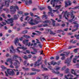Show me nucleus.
Masks as SVG:
<instances>
[{
    "label": "nucleus",
    "instance_id": "15",
    "mask_svg": "<svg viewBox=\"0 0 79 79\" xmlns=\"http://www.w3.org/2000/svg\"><path fill=\"white\" fill-rule=\"evenodd\" d=\"M10 52L11 53H13V51L12 50H14V48H13V46H11L10 48Z\"/></svg>",
    "mask_w": 79,
    "mask_h": 79
},
{
    "label": "nucleus",
    "instance_id": "56",
    "mask_svg": "<svg viewBox=\"0 0 79 79\" xmlns=\"http://www.w3.org/2000/svg\"><path fill=\"white\" fill-rule=\"evenodd\" d=\"M43 70H44V71H48V69L46 68H44L43 69Z\"/></svg>",
    "mask_w": 79,
    "mask_h": 79
},
{
    "label": "nucleus",
    "instance_id": "49",
    "mask_svg": "<svg viewBox=\"0 0 79 79\" xmlns=\"http://www.w3.org/2000/svg\"><path fill=\"white\" fill-rule=\"evenodd\" d=\"M31 70L32 71H36V69L35 68H32Z\"/></svg>",
    "mask_w": 79,
    "mask_h": 79
},
{
    "label": "nucleus",
    "instance_id": "24",
    "mask_svg": "<svg viewBox=\"0 0 79 79\" xmlns=\"http://www.w3.org/2000/svg\"><path fill=\"white\" fill-rule=\"evenodd\" d=\"M18 48H21V49H23V50H26L27 49V48L26 47L24 46H22L21 47H18Z\"/></svg>",
    "mask_w": 79,
    "mask_h": 79
},
{
    "label": "nucleus",
    "instance_id": "32",
    "mask_svg": "<svg viewBox=\"0 0 79 79\" xmlns=\"http://www.w3.org/2000/svg\"><path fill=\"white\" fill-rule=\"evenodd\" d=\"M2 23L3 24H2L0 23V26H3V25H6V23H5V22H2Z\"/></svg>",
    "mask_w": 79,
    "mask_h": 79
},
{
    "label": "nucleus",
    "instance_id": "42",
    "mask_svg": "<svg viewBox=\"0 0 79 79\" xmlns=\"http://www.w3.org/2000/svg\"><path fill=\"white\" fill-rule=\"evenodd\" d=\"M70 76V77H73V75L71 74H68L67 75V77H69V76Z\"/></svg>",
    "mask_w": 79,
    "mask_h": 79
},
{
    "label": "nucleus",
    "instance_id": "10",
    "mask_svg": "<svg viewBox=\"0 0 79 79\" xmlns=\"http://www.w3.org/2000/svg\"><path fill=\"white\" fill-rule=\"evenodd\" d=\"M67 11H68L67 10H66L65 12L64 13V16L65 17V19H68V18H67V17L68 18L69 15L71 14V13L69 12L67 13Z\"/></svg>",
    "mask_w": 79,
    "mask_h": 79
},
{
    "label": "nucleus",
    "instance_id": "47",
    "mask_svg": "<svg viewBox=\"0 0 79 79\" xmlns=\"http://www.w3.org/2000/svg\"><path fill=\"white\" fill-rule=\"evenodd\" d=\"M48 8L49 10V11H51V12H52V8H51V7L50 6H48Z\"/></svg>",
    "mask_w": 79,
    "mask_h": 79
},
{
    "label": "nucleus",
    "instance_id": "44",
    "mask_svg": "<svg viewBox=\"0 0 79 79\" xmlns=\"http://www.w3.org/2000/svg\"><path fill=\"white\" fill-rule=\"evenodd\" d=\"M48 14H50V15H51V16H52V17L53 16V13H52V12H49Z\"/></svg>",
    "mask_w": 79,
    "mask_h": 79
},
{
    "label": "nucleus",
    "instance_id": "36",
    "mask_svg": "<svg viewBox=\"0 0 79 79\" xmlns=\"http://www.w3.org/2000/svg\"><path fill=\"white\" fill-rule=\"evenodd\" d=\"M69 69H67L65 70V73H69Z\"/></svg>",
    "mask_w": 79,
    "mask_h": 79
},
{
    "label": "nucleus",
    "instance_id": "1",
    "mask_svg": "<svg viewBox=\"0 0 79 79\" xmlns=\"http://www.w3.org/2000/svg\"><path fill=\"white\" fill-rule=\"evenodd\" d=\"M14 20H18V16L17 15H14V19L11 18L7 19V21H9L10 23H13Z\"/></svg>",
    "mask_w": 79,
    "mask_h": 79
},
{
    "label": "nucleus",
    "instance_id": "16",
    "mask_svg": "<svg viewBox=\"0 0 79 79\" xmlns=\"http://www.w3.org/2000/svg\"><path fill=\"white\" fill-rule=\"evenodd\" d=\"M61 6H62L61 5H56L55 6V8L58 10H59V9H60V8H61Z\"/></svg>",
    "mask_w": 79,
    "mask_h": 79
},
{
    "label": "nucleus",
    "instance_id": "64",
    "mask_svg": "<svg viewBox=\"0 0 79 79\" xmlns=\"http://www.w3.org/2000/svg\"><path fill=\"white\" fill-rule=\"evenodd\" d=\"M38 45L40 48H42V45L40 44H39Z\"/></svg>",
    "mask_w": 79,
    "mask_h": 79
},
{
    "label": "nucleus",
    "instance_id": "18",
    "mask_svg": "<svg viewBox=\"0 0 79 79\" xmlns=\"http://www.w3.org/2000/svg\"><path fill=\"white\" fill-rule=\"evenodd\" d=\"M73 24H76L77 25H75L74 26V27H76V28H78V27L79 26L78 24H77V23H76L75 22H73Z\"/></svg>",
    "mask_w": 79,
    "mask_h": 79
},
{
    "label": "nucleus",
    "instance_id": "9",
    "mask_svg": "<svg viewBox=\"0 0 79 79\" xmlns=\"http://www.w3.org/2000/svg\"><path fill=\"white\" fill-rule=\"evenodd\" d=\"M33 21H34V20L32 19L31 18H29V19L28 20V23H29L30 24L32 25H35V23L33 22H33Z\"/></svg>",
    "mask_w": 79,
    "mask_h": 79
},
{
    "label": "nucleus",
    "instance_id": "29",
    "mask_svg": "<svg viewBox=\"0 0 79 79\" xmlns=\"http://www.w3.org/2000/svg\"><path fill=\"white\" fill-rule=\"evenodd\" d=\"M13 59H16V58H18V56L17 55H14L13 56Z\"/></svg>",
    "mask_w": 79,
    "mask_h": 79
},
{
    "label": "nucleus",
    "instance_id": "37",
    "mask_svg": "<svg viewBox=\"0 0 79 79\" xmlns=\"http://www.w3.org/2000/svg\"><path fill=\"white\" fill-rule=\"evenodd\" d=\"M1 67L2 69H6V67H5L3 65H2L1 66Z\"/></svg>",
    "mask_w": 79,
    "mask_h": 79
},
{
    "label": "nucleus",
    "instance_id": "33",
    "mask_svg": "<svg viewBox=\"0 0 79 79\" xmlns=\"http://www.w3.org/2000/svg\"><path fill=\"white\" fill-rule=\"evenodd\" d=\"M3 10L4 11H6V13H8V11H9V9L7 8H6L5 9H3Z\"/></svg>",
    "mask_w": 79,
    "mask_h": 79
},
{
    "label": "nucleus",
    "instance_id": "4",
    "mask_svg": "<svg viewBox=\"0 0 79 79\" xmlns=\"http://www.w3.org/2000/svg\"><path fill=\"white\" fill-rule=\"evenodd\" d=\"M7 72L9 75H11L12 76H15V72L13 71V70L11 69H8L7 70Z\"/></svg>",
    "mask_w": 79,
    "mask_h": 79
},
{
    "label": "nucleus",
    "instance_id": "60",
    "mask_svg": "<svg viewBox=\"0 0 79 79\" xmlns=\"http://www.w3.org/2000/svg\"><path fill=\"white\" fill-rule=\"evenodd\" d=\"M51 70L52 72V73H55V70H53V69H52Z\"/></svg>",
    "mask_w": 79,
    "mask_h": 79
},
{
    "label": "nucleus",
    "instance_id": "31",
    "mask_svg": "<svg viewBox=\"0 0 79 79\" xmlns=\"http://www.w3.org/2000/svg\"><path fill=\"white\" fill-rule=\"evenodd\" d=\"M74 36L77 39L79 40V35H77L76 34H75Z\"/></svg>",
    "mask_w": 79,
    "mask_h": 79
},
{
    "label": "nucleus",
    "instance_id": "40",
    "mask_svg": "<svg viewBox=\"0 0 79 79\" xmlns=\"http://www.w3.org/2000/svg\"><path fill=\"white\" fill-rule=\"evenodd\" d=\"M55 33L53 32L52 31H51V32H50V34L51 35H55Z\"/></svg>",
    "mask_w": 79,
    "mask_h": 79
},
{
    "label": "nucleus",
    "instance_id": "48",
    "mask_svg": "<svg viewBox=\"0 0 79 79\" xmlns=\"http://www.w3.org/2000/svg\"><path fill=\"white\" fill-rule=\"evenodd\" d=\"M17 9V10H19V8L17 6H14V9Z\"/></svg>",
    "mask_w": 79,
    "mask_h": 79
},
{
    "label": "nucleus",
    "instance_id": "62",
    "mask_svg": "<svg viewBox=\"0 0 79 79\" xmlns=\"http://www.w3.org/2000/svg\"><path fill=\"white\" fill-rule=\"evenodd\" d=\"M28 57H27L25 55L24 57V59H27L28 58Z\"/></svg>",
    "mask_w": 79,
    "mask_h": 79
},
{
    "label": "nucleus",
    "instance_id": "61",
    "mask_svg": "<svg viewBox=\"0 0 79 79\" xmlns=\"http://www.w3.org/2000/svg\"><path fill=\"white\" fill-rule=\"evenodd\" d=\"M20 19L21 22L23 21V17H21L20 18Z\"/></svg>",
    "mask_w": 79,
    "mask_h": 79
},
{
    "label": "nucleus",
    "instance_id": "20",
    "mask_svg": "<svg viewBox=\"0 0 79 79\" xmlns=\"http://www.w3.org/2000/svg\"><path fill=\"white\" fill-rule=\"evenodd\" d=\"M19 41V40H18V38H16L15 39L14 42L15 45L17 46L16 44H17V43H18Z\"/></svg>",
    "mask_w": 79,
    "mask_h": 79
},
{
    "label": "nucleus",
    "instance_id": "22",
    "mask_svg": "<svg viewBox=\"0 0 79 79\" xmlns=\"http://www.w3.org/2000/svg\"><path fill=\"white\" fill-rule=\"evenodd\" d=\"M51 64H52L53 66H54V65L56 64V62L54 61H52L51 62Z\"/></svg>",
    "mask_w": 79,
    "mask_h": 79
},
{
    "label": "nucleus",
    "instance_id": "54",
    "mask_svg": "<svg viewBox=\"0 0 79 79\" xmlns=\"http://www.w3.org/2000/svg\"><path fill=\"white\" fill-rule=\"evenodd\" d=\"M76 58L73 59V63H76Z\"/></svg>",
    "mask_w": 79,
    "mask_h": 79
},
{
    "label": "nucleus",
    "instance_id": "53",
    "mask_svg": "<svg viewBox=\"0 0 79 79\" xmlns=\"http://www.w3.org/2000/svg\"><path fill=\"white\" fill-rule=\"evenodd\" d=\"M48 26V24H46L43 25V27H47Z\"/></svg>",
    "mask_w": 79,
    "mask_h": 79
},
{
    "label": "nucleus",
    "instance_id": "46",
    "mask_svg": "<svg viewBox=\"0 0 79 79\" xmlns=\"http://www.w3.org/2000/svg\"><path fill=\"white\" fill-rule=\"evenodd\" d=\"M40 39L41 40V41H44V40H45V39L44 38H42V39H41V38H40Z\"/></svg>",
    "mask_w": 79,
    "mask_h": 79
},
{
    "label": "nucleus",
    "instance_id": "5",
    "mask_svg": "<svg viewBox=\"0 0 79 79\" xmlns=\"http://www.w3.org/2000/svg\"><path fill=\"white\" fill-rule=\"evenodd\" d=\"M71 73L76 76V77L73 78L70 77L69 78V79H78V78H79V75L76 74V73H75V71H74V69H71Z\"/></svg>",
    "mask_w": 79,
    "mask_h": 79
},
{
    "label": "nucleus",
    "instance_id": "6",
    "mask_svg": "<svg viewBox=\"0 0 79 79\" xmlns=\"http://www.w3.org/2000/svg\"><path fill=\"white\" fill-rule=\"evenodd\" d=\"M73 10H71V15L70 14V15H71V17H70V20H69V22H70L71 23V22H73V21H74L73 20V19H74V17H75V16H74V15H73Z\"/></svg>",
    "mask_w": 79,
    "mask_h": 79
},
{
    "label": "nucleus",
    "instance_id": "27",
    "mask_svg": "<svg viewBox=\"0 0 79 79\" xmlns=\"http://www.w3.org/2000/svg\"><path fill=\"white\" fill-rule=\"evenodd\" d=\"M51 21H52V24L53 26H55V23H55V21L53 20V19H51Z\"/></svg>",
    "mask_w": 79,
    "mask_h": 79
},
{
    "label": "nucleus",
    "instance_id": "30",
    "mask_svg": "<svg viewBox=\"0 0 79 79\" xmlns=\"http://www.w3.org/2000/svg\"><path fill=\"white\" fill-rule=\"evenodd\" d=\"M36 73H37L36 72L31 73L29 74V75L31 76H32L33 75H35V74H36Z\"/></svg>",
    "mask_w": 79,
    "mask_h": 79
},
{
    "label": "nucleus",
    "instance_id": "28",
    "mask_svg": "<svg viewBox=\"0 0 79 79\" xmlns=\"http://www.w3.org/2000/svg\"><path fill=\"white\" fill-rule=\"evenodd\" d=\"M10 64L11 65H10V68H14V67L12 65L13 64V62L11 61L10 62Z\"/></svg>",
    "mask_w": 79,
    "mask_h": 79
},
{
    "label": "nucleus",
    "instance_id": "21",
    "mask_svg": "<svg viewBox=\"0 0 79 79\" xmlns=\"http://www.w3.org/2000/svg\"><path fill=\"white\" fill-rule=\"evenodd\" d=\"M43 76H44V79H48V77L47 75L45 76V74H42Z\"/></svg>",
    "mask_w": 79,
    "mask_h": 79
},
{
    "label": "nucleus",
    "instance_id": "17",
    "mask_svg": "<svg viewBox=\"0 0 79 79\" xmlns=\"http://www.w3.org/2000/svg\"><path fill=\"white\" fill-rule=\"evenodd\" d=\"M34 22L35 24H38V23H40L41 22V20H40L39 21L37 20L36 19H35L34 20Z\"/></svg>",
    "mask_w": 79,
    "mask_h": 79
},
{
    "label": "nucleus",
    "instance_id": "57",
    "mask_svg": "<svg viewBox=\"0 0 79 79\" xmlns=\"http://www.w3.org/2000/svg\"><path fill=\"white\" fill-rule=\"evenodd\" d=\"M46 31H48V32H51L52 31V30H51L50 29H47L46 30Z\"/></svg>",
    "mask_w": 79,
    "mask_h": 79
},
{
    "label": "nucleus",
    "instance_id": "55",
    "mask_svg": "<svg viewBox=\"0 0 79 79\" xmlns=\"http://www.w3.org/2000/svg\"><path fill=\"white\" fill-rule=\"evenodd\" d=\"M13 64L14 65V66H17V63L16 62H15L13 63Z\"/></svg>",
    "mask_w": 79,
    "mask_h": 79
},
{
    "label": "nucleus",
    "instance_id": "43",
    "mask_svg": "<svg viewBox=\"0 0 79 79\" xmlns=\"http://www.w3.org/2000/svg\"><path fill=\"white\" fill-rule=\"evenodd\" d=\"M60 58V56H57L56 57V60H58V59Z\"/></svg>",
    "mask_w": 79,
    "mask_h": 79
},
{
    "label": "nucleus",
    "instance_id": "50",
    "mask_svg": "<svg viewBox=\"0 0 79 79\" xmlns=\"http://www.w3.org/2000/svg\"><path fill=\"white\" fill-rule=\"evenodd\" d=\"M23 13V12L22 11H20L18 12V14H19L20 15H22Z\"/></svg>",
    "mask_w": 79,
    "mask_h": 79
},
{
    "label": "nucleus",
    "instance_id": "14",
    "mask_svg": "<svg viewBox=\"0 0 79 79\" xmlns=\"http://www.w3.org/2000/svg\"><path fill=\"white\" fill-rule=\"evenodd\" d=\"M65 55L63 53H61L60 55V56H62V57L61 58V60H64L65 59Z\"/></svg>",
    "mask_w": 79,
    "mask_h": 79
},
{
    "label": "nucleus",
    "instance_id": "41",
    "mask_svg": "<svg viewBox=\"0 0 79 79\" xmlns=\"http://www.w3.org/2000/svg\"><path fill=\"white\" fill-rule=\"evenodd\" d=\"M60 69V67H57L56 69H55V70H56V71H58V70H59V69Z\"/></svg>",
    "mask_w": 79,
    "mask_h": 79
},
{
    "label": "nucleus",
    "instance_id": "12",
    "mask_svg": "<svg viewBox=\"0 0 79 79\" xmlns=\"http://www.w3.org/2000/svg\"><path fill=\"white\" fill-rule=\"evenodd\" d=\"M65 7H67V6H69V5H71V1H69L68 2V3H67L66 1H65Z\"/></svg>",
    "mask_w": 79,
    "mask_h": 79
},
{
    "label": "nucleus",
    "instance_id": "52",
    "mask_svg": "<svg viewBox=\"0 0 79 79\" xmlns=\"http://www.w3.org/2000/svg\"><path fill=\"white\" fill-rule=\"evenodd\" d=\"M19 48H18V47L16 49V50H17V52H18V53H21V52L19 50V49H19Z\"/></svg>",
    "mask_w": 79,
    "mask_h": 79
},
{
    "label": "nucleus",
    "instance_id": "38",
    "mask_svg": "<svg viewBox=\"0 0 79 79\" xmlns=\"http://www.w3.org/2000/svg\"><path fill=\"white\" fill-rule=\"evenodd\" d=\"M27 32V31L25 30L22 32V34H26Z\"/></svg>",
    "mask_w": 79,
    "mask_h": 79
},
{
    "label": "nucleus",
    "instance_id": "35",
    "mask_svg": "<svg viewBox=\"0 0 79 79\" xmlns=\"http://www.w3.org/2000/svg\"><path fill=\"white\" fill-rule=\"evenodd\" d=\"M7 62H10V63L11 61H12V60H11V59L10 58H8V59L6 60Z\"/></svg>",
    "mask_w": 79,
    "mask_h": 79
},
{
    "label": "nucleus",
    "instance_id": "19",
    "mask_svg": "<svg viewBox=\"0 0 79 79\" xmlns=\"http://www.w3.org/2000/svg\"><path fill=\"white\" fill-rule=\"evenodd\" d=\"M43 23L44 24H45V23H51V22L50 20H46L44 21Z\"/></svg>",
    "mask_w": 79,
    "mask_h": 79
},
{
    "label": "nucleus",
    "instance_id": "8",
    "mask_svg": "<svg viewBox=\"0 0 79 79\" xmlns=\"http://www.w3.org/2000/svg\"><path fill=\"white\" fill-rule=\"evenodd\" d=\"M60 0H51V5H53V7H55V2L58 3V2H60Z\"/></svg>",
    "mask_w": 79,
    "mask_h": 79
},
{
    "label": "nucleus",
    "instance_id": "13",
    "mask_svg": "<svg viewBox=\"0 0 79 79\" xmlns=\"http://www.w3.org/2000/svg\"><path fill=\"white\" fill-rule=\"evenodd\" d=\"M28 42H29V40H25L23 41V44L24 45H27V44L28 43Z\"/></svg>",
    "mask_w": 79,
    "mask_h": 79
},
{
    "label": "nucleus",
    "instance_id": "59",
    "mask_svg": "<svg viewBox=\"0 0 79 79\" xmlns=\"http://www.w3.org/2000/svg\"><path fill=\"white\" fill-rule=\"evenodd\" d=\"M2 16L4 18H6V17L5 16V14H3L2 15Z\"/></svg>",
    "mask_w": 79,
    "mask_h": 79
},
{
    "label": "nucleus",
    "instance_id": "26",
    "mask_svg": "<svg viewBox=\"0 0 79 79\" xmlns=\"http://www.w3.org/2000/svg\"><path fill=\"white\" fill-rule=\"evenodd\" d=\"M5 5L7 7L9 6V2H5Z\"/></svg>",
    "mask_w": 79,
    "mask_h": 79
},
{
    "label": "nucleus",
    "instance_id": "51",
    "mask_svg": "<svg viewBox=\"0 0 79 79\" xmlns=\"http://www.w3.org/2000/svg\"><path fill=\"white\" fill-rule=\"evenodd\" d=\"M77 8L79 9V6H76L75 7L73 8V9H77Z\"/></svg>",
    "mask_w": 79,
    "mask_h": 79
},
{
    "label": "nucleus",
    "instance_id": "39",
    "mask_svg": "<svg viewBox=\"0 0 79 79\" xmlns=\"http://www.w3.org/2000/svg\"><path fill=\"white\" fill-rule=\"evenodd\" d=\"M64 32V31L61 30H57V33H60V32Z\"/></svg>",
    "mask_w": 79,
    "mask_h": 79
},
{
    "label": "nucleus",
    "instance_id": "58",
    "mask_svg": "<svg viewBox=\"0 0 79 79\" xmlns=\"http://www.w3.org/2000/svg\"><path fill=\"white\" fill-rule=\"evenodd\" d=\"M28 3L29 4H31L32 3V0H29V2H28Z\"/></svg>",
    "mask_w": 79,
    "mask_h": 79
},
{
    "label": "nucleus",
    "instance_id": "25",
    "mask_svg": "<svg viewBox=\"0 0 79 79\" xmlns=\"http://www.w3.org/2000/svg\"><path fill=\"white\" fill-rule=\"evenodd\" d=\"M22 69H23V70H24V71H27L29 70V68H25V67H23Z\"/></svg>",
    "mask_w": 79,
    "mask_h": 79
},
{
    "label": "nucleus",
    "instance_id": "7",
    "mask_svg": "<svg viewBox=\"0 0 79 79\" xmlns=\"http://www.w3.org/2000/svg\"><path fill=\"white\" fill-rule=\"evenodd\" d=\"M10 12L11 14H14L16 11V9H15V6H12L10 7Z\"/></svg>",
    "mask_w": 79,
    "mask_h": 79
},
{
    "label": "nucleus",
    "instance_id": "11",
    "mask_svg": "<svg viewBox=\"0 0 79 79\" xmlns=\"http://www.w3.org/2000/svg\"><path fill=\"white\" fill-rule=\"evenodd\" d=\"M2 2V0H0V2ZM0 5H1V6H0V11H2L3 10L2 9H3V7L4 6V2H2L0 3Z\"/></svg>",
    "mask_w": 79,
    "mask_h": 79
},
{
    "label": "nucleus",
    "instance_id": "2",
    "mask_svg": "<svg viewBox=\"0 0 79 79\" xmlns=\"http://www.w3.org/2000/svg\"><path fill=\"white\" fill-rule=\"evenodd\" d=\"M42 60V56H40L39 57V60H38L34 64L35 65V67H36V66H39V65H40V64H42V63L40 62V64H39V62L40 61V60Z\"/></svg>",
    "mask_w": 79,
    "mask_h": 79
},
{
    "label": "nucleus",
    "instance_id": "45",
    "mask_svg": "<svg viewBox=\"0 0 79 79\" xmlns=\"http://www.w3.org/2000/svg\"><path fill=\"white\" fill-rule=\"evenodd\" d=\"M79 50V48H77L75 49L74 51V52H75V53H76V52H77V50Z\"/></svg>",
    "mask_w": 79,
    "mask_h": 79
},
{
    "label": "nucleus",
    "instance_id": "3",
    "mask_svg": "<svg viewBox=\"0 0 79 79\" xmlns=\"http://www.w3.org/2000/svg\"><path fill=\"white\" fill-rule=\"evenodd\" d=\"M72 57H73V55H72L70 56V59L68 58L67 59L65 60V63H67V64L68 66H69L70 65V62L71 61V59H72Z\"/></svg>",
    "mask_w": 79,
    "mask_h": 79
},
{
    "label": "nucleus",
    "instance_id": "63",
    "mask_svg": "<svg viewBox=\"0 0 79 79\" xmlns=\"http://www.w3.org/2000/svg\"><path fill=\"white\" fill-rule=\"evenodd\" d=\"M36 72H40V70L39 69H36Z\"/></svg>",
    "mask_w": 79,
    "mask_h": 79
},
{
    "label": "nucleus",
    "instance_id": "34",
    "mask_svg": "<svg viewBox=\"0 0 79 79\" xmlns=\"http://www.w3.org/2000/svg\"><path fill=\"white\" fill-rule=\"evenodd\" d=\"M39 10H45V7H39Z\"/></svg>",
    "mask_w": 79,
    "mask_h": 79
},
{
    "label": "nucleus",
    "instance_id": "23",
    "mask_svg": "<svg viewBox=\"0 0 79 79\" xmlns=\"http://www.w3.org/2000/svg\"><path fill=\"white\" fill-rule=\"evenodd\" d=\"M27 45L28 47H30V46H32L33 45V43H32L31 44V42H29L28 43Z\"/></svg>",
    "mask_w": 79,
    "mask_h": 79
}]
</instances>
